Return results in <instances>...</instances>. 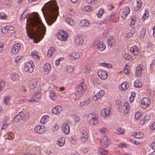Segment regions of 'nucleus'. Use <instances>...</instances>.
I'll return each instance as SVG.
<instances>
[{
	"label": "nucleus",
	"mask_w": 155,
	"mask_h": 155,
	"mask_svg": "<svg viewBox=\"0 0 155 155\" xmlns=\"http://www.w3.org/2000/svg\"><path fill=\"white\" fill-rule=\"evenodd\" d=\"M39 16L38 14L36 13L26 21L27 34L34 42H36V40L38 41H40L46 31V28Z\"/></svg>",
	"instance_id": "obj_1"
},
{
	"label": "nucleus",
	"mask_w": 155,
	"mask_h": 155,
	"mask_svg": "<svg viewBox=\"0 0 155 155\" xmlns=\"http://www.w3.org/2000/svg\"><path fill=\"white\" fill-rule=\"evenodd\" d=\"M58 7L54 2H49L46 8V17L43 13L46 22L48 25H51L56 20L58 15Z\"/></svg>",
	"instance_id": "obj_2"
},
{
	"label": "nucleus",
	"mask_w": 155,
	"mask_h": 155,
	"mask_svg": "<svg viewBox=\"0 0 155 155\" xmlns=\"http://www.w3.org/2000/svg\"><path fill=\"white\" fill-rule=\"evenodd\" d=\"M87 89V87L83 82H81L76 87V92L75 94L76 97L80 98L83 94L84 92Z\"/></svg>",
	"instance_id": "obj_3"
},
{
	"label": "nucleus",
	"mask_w": 155,
	"mask_h": 155,
	"mask_svg": "<svg viewBox=\"0 0 155 155\" xmlns=\"http://www.w3.org/2000/svg\"><path fill=\"white\" fill-rule=\"evenodd\" d=\"M87 119L91 124L95 125L98 123L97 118L93 114H89Z\"/></svg>",
	"instance_id": "obj_4"
},
{
	"label": "nucleus",
	"mask_w": 155,
	"mask_h": 155,
	"mask_svg": "<svg viewBox=\"0 0 155 155\" xmlns=\"http://www.w3.org/2000/svg\"><path fill=\"white\" fill-rule=\"evenodd\" d=\"M35 132L38 134H41L44 133L47 130L46 127L43 125H37L34 129Z\"/></svg>",
	"instance_id": "obj_5"
},
{
	"label": "nucleus",
	"mask_w": 155,
	"mask_h": 155,
	"mask_svg": "<svg viewBox=\"0 0 155 155\" xmlns=\"http://www.w3.org/2000/svg\"><path fill=\"white\" fill-rule=\"evenodd\" d=\"M150 103V101L148 98L144 97L141 101V107L143 108L146 109L149 107Z\"/></svg>",
	"instance_id": "obj_6"
},
{
	"label": "nucleus",
	"mask_w": 155,
	"mask_h": 155,
	"mask_svg": "<svg viewBox=\"0 0 155 155\" xmlns=\"http://www.w3.org/2000/svg\"><path fill=\"white\" fill-rule=\"evenodd\" d=\"M62 110V107L60 106H57L53 108L52 110V113L54 114L59 115Z\"/></svg>",
	"instance_id": "obj_7"
},
{
	"label": "nucleus",
	"mask_w": 155,
	"mask_h": 155,
	"mask_svg": "<svg viewBox=\"0 0 155 155\" xmlns=\"http://www.w3.org/2000/svg\"><path fill=\"white\" fill-rule=\"evenodd\" d=\"M25 64L24 69L25 71L29 73H32L33 70V66L29 62H26Z\"/></svg>",
	"instance_id": "obj_8"
},
{
	"label": "nucleus",
	"mask_w": 155,
	"mask_h": 155,
	"mask_svg": "<svg viewBox=\"0 0 155 155\" xmlns=\"http://www.w3.org/2000/svg\"><path fill=\"white\" fill-rule=\"evenodd\" d=\"M84 39L81 35L77 36L74 39V43L77 45L80 46L82 45Z\"/></svg>",
	"instance_id": "obj_9"
},
{
	"label": "nucleus",
	"mask_w": 155,
	"mask_h": 155,
	"mask_svg": "<svg viewBox=\"0 0 155 155\" xmlns=\"http://www.w3.org/2000/svg\"><path fill=\"white\" fill-rule=\"evenodd\" d=\"M95 47L99 51H102L105 49V46L104 44L103 41H100L95 45Z\"/></svg>",
	"instance_id": "obj_10"
},
{
	"label": "nucleus",
	"mask_w": 155,
	"mask_h": 155,
	"mask_svg": "<svg viewBox=\"0 0 155 155\" xmlns=\"http://www.w3.org/2000/svg\"><path fill=\"white\" fill-rule=\"evenodd\" d=\"M81 138L82 142L84 143L86 142L88 139L87 132L85 130H82L81 132Z\"/></svg>",
	"instance_id": "obj_11"
},
{
	"label": "nucleus",
	"mask_w": 155,
	"mask_h": 155,
	"mask_svg": "<svg viewBox=\"0 0 155 155\" xmlns=\"http://www.w3.org/2000/svg\"><path fill=\"white\" fill-rule=\"evenodd\" d=\"M109 142L108 137L104 136L101 139V143L103 147L105 148L109 144Z\"/></svg>",
	"instance_id": "obj_12"
},
{
	"label": "nucleus",
	"mask_w": 155,
	"mask_h": 155,
	"mask_svg": "<svg viewBox=\"0 0 155 155\" xmlns=\"http://www.w3.org/2000/svg\"><path fill=\"white\" fill-rule=\"evenodd\" d=\"M130 12V9L128 7H126L124 8L123 11L121 12L120 15L121 17L124 19H125L127 17V15Z\"/></svg>",
	"instance_id": "obj_13"
},
{
	"label": "nucleus",
	"mask_w": 155,
	"mask_h": 155,
	"mask_svg": "<svg viewBox=\"0 0 155 155\" xmlns=\"http://www.w3.org/2000/svg\"><path fill=\"white\" fill-rule=\"evenodd\" d=\"M41 93L39 92H37L34 93V95L31 97V99L29 100L30 102L32 101H37L41 97Z\"/></svg>",
	"instance_id": "obj_14"
},
{
	"label": "nucleus",
	"mask_w": 155,
	"mask_h": 155,
	"mask_svg": "<svg viewBox=\"0 0 155 155\" xmlns=\"http://www.w3.org/2000/svg\"><path fill=\"white\" fill-rule=\"evenodd\" d=\"M98 76L102 79H105L107 78V73L105 71L101 70L98 72L97 73Z\"/></svg>",
	"instance_id": "obj_15"
},
{
	"label": "nucleus",
	"mask_w": 155,
	"mask_h": 155,
	"mask_svg": "<svg viewBox=\"0 0 155 155\" xmlns=\"http://www.w3.org/2000/svg\"><path fill=\"white\" fill-rule=\"evenodd\" d=\"M20 47V45L19 44L16 43L15 44L12 49V53L14 54H16L18 52Z\"/></svg>",
	"instance_id": "obj_16"
},
{
	"label": "nucleus",
	"mask_w": 155,
	"mask_h": 155,
	"mask_svg": "<svg viewBox=\"0 0 155 155\" xmlns=\"http://www.w3.org/2000/svg\"><path fill=\"white\" fill-rule=\"evenodd\" d=\"M130 52L134 55H137L139 53V48L135 46L131 47L130 49Z\"/></svg>",
	"instance_id": "obj_17"
},
{
	"label": "nucleus",
	"mask_w": 155,
	"mask_h": 155,
	"mask_svg": "<svg viewBox=\"0 0 155 155\" xmlns=\"http://www.w3.org/2000/svg\"><path fill=\"white\" fill-rule=\"evenodd\" d=\"M80 57L78 53L74 52L71 53L69 57V59L71 60H74L75 59H78Z\"/></svg>",
	"instance_id": "obj_18"
},
{
	"label": "nucleus",
	"mask_w": 155,
	"mask_h": 155,
	"mask_svg": "<svg viewBox=\"0 0 155 155\" xmlns=\"http://www.w3.org/2000/svg\"><path fill=\"white\" fill-rule=\"evenodd\" d=\"M37 81L36 79L33 78L31 79L29 84V87L30 89H33L37 84Z\"/></svg>",
	"instance_id": "obj_19"
},
{
	"label": "nucleus",
	"mask_w": 155,
	"mask_h": 155,
	"mask_svg": "<svg viewBox=\"0 0 155 155\" xmlns=\"http://www.w3.org/2000/svg\"><path fill=\"white\" fill-rule=\"evenodd\" d=\"M24 115V112L23 111H21L14 117V120L16 122H18L21 120L23 117Z\"/></svg>",
	"instance_id": "obj_20"
},
{
	"label": "nucleus",
	"mask_w": 155,
	"mask_h": 155,
	"mask_svg": "<svg viewBox=\"0 0 155 155\" xmlns=\"http://www.w3.org/2000/svg\"><path fill=\"white\" fill-rule=\"evenodd\" d=\"M110 109L105 108L101 111V115L104 117L108 116L110 115Z\"/></svg>",
	"instance_id": "obj_21"
},
{
	"label": "nucleus",
	"mask_w": 155,
	"mask_h": 155,
	"mask_svg": "<svg viewBox=\"0 0 155 155\" xmlns=\"http://www.w3.org/2000/svg\"><path fill=\"white\" fill-rule=\"evenodd\" d=\"M65 34V33H64V32L63 34H59L58 33V39L61 41H66L67 40V38L68 36V34H66L65 35H64V34Z\"/></svg>",
	"instance_id": "obj_22"
},
{
	"label": "nucleus",
	"mask_w": 155,
	"mask_h": 155,
	"mask_svg": "<svg viewBox=\"0 0 155 155\" xmlns=\"http://www.w3.org/2000/svg\"><path fill=\"white\" fill-rule=\"evenodd\" d=\"M62 130L66 134H68L70 132L69 126L66 124H64L62 126Z\"/></svg>",
	"instance_id": "obj_23"
},
{
	"label": "nucleus",
	"mask_w": 155,
	"mask_h": 155,
	"mask_svg": "<svg viewBox=\"0 0 155 155\" xmlns=\"http://www.w3.org/2000/svg\"><path fill=\"white\" fill-rule=\"evenodd\" d=\"M51 68L50 64L48 63H46L44 66V73L46 74H48L50 72Z\"/></svg>",
	"instance_id": "obj_24"
},
{
	"label": "nucleus",
	"mask_w": 155,
	"mask_h": 155,
	"mask_svg": "<svg viewBox=\"0 0 155 155\" xmlns=\"http://www.w3.org/2000/svg\"><path fill=\"white\" fill-rule=\"evenodd\" d=\"M142 68L140 65L138 66L136 69L135 75L137 77H139L142 74Z\"/></svg>",
	"instance_id": "obj_25"
},
{
	"label": "nucleus",
	"mask_w": 155,
	"mask_h": 155,
	"mask_svg": "<svg viewBox=\"0 0 155 155\" xmlns=\"http://www.w3.org/2000/svg\"><path fill=\"white\" fill-rule=\"evenodd\" d=\"M91 103V100L89 98L87 99L85 101H84L80 103V106L81 107H83L85 106H88Z\"/></svg>",
	"instance_id": "obj_26"
},
{
	"label": "nucleus",
	"mask_w": 155,
	"mask_h": 155,
	"mask_svg": "<svg viewBox=\"0 0 155 155\" xmlns=\"http://www.w3.org/2000/svg\"><path fill=\"white\" fill-rule=\"evenodd\" d=\"M129 87V85L126 82H123L120 85L119 88L121 90L125 91Z\"/></svg>",
	"instance_id": "obj_27"
},
{
	"label": "nucleus",
	"mask_w": 155,
	"mask_h": 155,
	"mask_svg": "<svg viewBox=\"0 0 155 155\" xmlns=\"http://www.w3.org/2000/svg\"><path fill=\"white\" fill-rule=\"evenodd\" d=\"M55 51L56 49L54 48L53 47H51L48 51L47 53L48 56L49 57H51L52 54L55 52Z\"/></svg>",
	"instance_id": "obj_28"
},
{
	"label": "nucleus",
	"mask_w": 155,
	"mask_h": 155,
	"mask_svg": "<svg viewBox=\"0 0 155 155\" xmlns=\"http://www.w3.org/2000/svg\"><path fill=\"white\" fill-rule=\"evenodd\" d=\"M10 77L11 80L13 81H17L19 78L18 75L15 73H12L10 75Z\"/></svg>",
	"instance_id": "obj_29"
},
{
	"label": "nucleus",
	"mask_w": 155,
	"mask_h": 155,
	"mask_svg": "<svg viewBox=\"0 0 155 155\" xmlns=\"http://www.w3.org/2000/svg\"><path fill=\"white\" fill-rule=\"evenodd\" d=\"M99 155H110V154H108L107 151L103 149L100 148V149L99 150Z\"/></svg>",
	"instance_id": "obj_30"
},
{
	"label": "nucleus",
	"mask_w": 155,
	"mask_h": 155,
	"mask_svg": "<svg viewBox=\"0 0 155 155\" xmlns=\"http://www.w3.org/2000/svg\"><path fill=\"white\" fill-rule=\"evenodd\" d=\"M130 18L131 20L130 24V26L132 28H134L135 25L136 21V17L135 16H132Z\"/></svg>",
	"instance_id": "obj_31"
},
{
	"label": "nucleus",
	"mask_w": 155,
	"mask_h": 155,
	"mask_svg": "<svg viewBox=\"0 0 155 155\" xmlns=\"http://www.w3.org/2000/svg\"><path fill=\"white\" fill-rule=\"evenodd\" d=\"M58 144L60 146H63L65 143V138L64 137H62L58 139Z\"/></svg>",
	"instance_id": "obj_32"
},
{
	"label": "nucleus",
	"mask_w": 155,
	"mask_h": 155,
	"mask_svg": "<svg viewBox=\"0 0 155 155\" xmlns=\"http://www.w3.org/2000/svg\"><path fill=\"white\" fill-rule=\"evenodd\" d=\"M89 23L86 20H82L80 22V25L81 26H88Z\"/></svg>",
	"instance_id": "obj_33"
},
{
	"label": "nucleus",
	"mask_w": 155,
	"mask_h": 155,
	"mask_svg": "<svg viewBox=\"0 0 155 155\" xmlns=\"http://www.w3.org/2000/svg\"><path fill=\"white\" fill-rule=\"evenodd\" d=\"M136 134V137L137 139H140L142 138L144 135L143 134L142 132H138L136 133H134V135Z\"/></svg>",
	"instance_id": "obj_34"
},
{
	"label": "nucleus",
	"mask_w": 155,
	"mask_h": 155,
	"mask_svg": "<svg viewBox=\"0 0 155 155\" xmlns=\"http://www.w3.org/2000/svg\"><path fill=\"white\" fill-rule=\"evenodd\" d=\"M50 94V97L52 100L55 101L57 99V97L55 93L53 91L51 92Z\"/></svg>",
	"instance_id": "obj_35"
},
{
	"label": "nucleus",
	"mask_w": 155,
	"mask_h": 155,
	"mask_svg": "<svg viewBox=\"0 0 155 155\" xmlns=\"http://www.w3.org/2000/svg\"><path fill=\"white\" fill-rule=\"evenodd\" d=\"M134 85L136 87H140L142 86V83L139 81H137L134 82Z\"/></svg>",
	"instance_id": "obj_36"
},
{
	"label": "nucleus",
	"mask_w": 155,
	"mask_h": 155,
	"mask_svg": "<svg viewBox=\"0 0 155 155\" xmlns=\"http://www.w3.org/2000/svg\"><path fill=\"white\" fill-rule=\"evenodd\" d=\"M67 22L69 24L71 25L72 26L75 23L74 21L71 18H69L66 19Z\"/></svg>",
	"instance_id": "obj_37"
},
{
	"label": "nucleus",
	"mask_w": 155,
	"mask_h": 155,
	"mask_svg": "<svg viewBox=\"0 0 155 155\" xmlns=\"http://www.w3.org/2000/svg\"><path fill=\"white\" fill-rule=\"evenodd\" d=\"M84 70L86 73H88L90 70V66L88 64H86Z\"/></svg>",
	"instance_id": "obj_38"
},
{
	"label": "nucleus",
	"mask_w": 155,
	"mask_h": 155,
	"mask_svg": "<svg viewBox=\"0 0 155 155\" xmlns=\"http://www.w3.org/2000/svg\"><path fill=\"white\" fill-rule=\"evenodd\" d=\"M146 31L145 29L144 28H142L140 31V37L143 38L145 36V33H146Z\"/></svg>",
	"instance_id": "obj_39"
},
{
	"label": "nucleus",
	"mask_w": 155,
	"mask_h": 155,
	"mask_svg": "<svg viewBox=\"0 0 155 155\" xmlns=\"http://www.w3.org/2000/svg\"><path fill=\"white\" fill-rule=\"evenodd\" d=\"M104 11L103 9H100L99 10L97 14V15L98 17H99V18L101 17L102 16L103 14L104 13Z\"/></svg>",
	"instance_id": "obj_40"
},
{
	"label": "nucleus",
	"mask_w": 155,
	"mask_h": 155,
	"mask_svg": "<svg viewBox=\"0 0 155 155\" xmlns=\"http://www.w3.org/2000/svg\"><path fill=\"white\" fill-rule=\"evenodd\" d=\"M124 129L120 127L117 128L116 133L117 134H121L123 133Z\"/></svg>",
	"instance_id": "obj_41"
},
{
	"label": "nucleus",
	"mask_w": 155,
	"mask_h": 155,
	"mask_svg": "<svg viewBox=\"0 0 155 155\" xmlns=\"http://www.w3.org/2000/svg\"><path fill=\"white\" fill-rule=\"evenodd\" d=\"M74 68L70 66H68L67 68V71L69 73H71L74 70Z\"/></svg>",
	"instance_id": "obj_42"
},
{
	"label": "nucleus",
	"mask_w": 155,
	"mask_h": 155,
	"mask_svg": "<svg viewBox=\"0 0 155 155\" xmlns=\"http://www.w3.org/2000/svg\"><path fill=\"white\" fill-rule=\"evenodd\" d=\"M142 116V114L139 112H137L136 113L135 115V117L136 120H138Z\"/></svg>",
	"instance_id": "obj_43"
},
{
	"label": "nucleus",
	"mask_w": 155,
	"mask_h": 155,
	"mask_svg": "<svg viewBox=\"0 0 155 155\" xmlns=\"http://www.w3.org/2000/svg\"><path fill=\"white\" fill-rule=\"evenodd\" d=\"M115 44V40H112L111 41L108 42V45L110 47H112L114 46Z\"/></svg>",
	"instance_id": "obj_44"
},
{
	"label": "nucleus",
	"mask_w": 155,
	"mask_h": 155,
	"mask_svg": "<svg viewBox=\"0 0 155 155\" xmlns=\"http://www.w3.org/2000/svg\"><path fill=\"white\" fill-rule=\"evenodd\" d=\"M97 0H86V2L88 4L94 5L97 2Z\"/></svg>",
	"instance_id": "obj_45"
},
{
	"label": "nucleus",
	"mask_w": 155,
	"mask_h": 155,
	"mask_svg": "<svg viewBox=\"0 0 155 155\" xmlns=\"http://www.w3.org/2000/svg\"><path fill=\"white\" fill-rule=\"evenodd\" d=\"M5 83L2 81H0V92L2 89L4 88L5 87Z\"/></svg>",
	"instance_id": "obj_46"
},
{
	"label": "nucleus",
	"mask_w": 155,
	"mask_h": 155,
	"mask_svg": "<svg viewBox=\"0 0 155 155\" xmlns=\"http://www.w3.org/2000/svg\"><path fill=\"white\" fill-rule=\"evenodd\" d=\"M8 124L7 123L6 121H4L3 122V125L2 126V129H4L6 128L8 126Z\"/></svg>",
	"instance_id": "obj_47"
},
{
	"label": "nucleus",
	"mask_w": 155,
	"mask_h": 155,
	"mask_svg": "<svg viewBox=\"0 0 155 155\" xmlns=\"http://www.w3.org/2000/svg\"><path fill=\"white\" fill-rule=\"evenodd\" d=\"M104 94V91L101 90L100 91L99 93L97 94L98 96V97H99V98L101 97H103Z\"/></svg>",
	"instance_id": "obj_48"
},
{
	"label": "nucleus",
	"mask_w": 155,
	"mask_h": 155,
	"mask_svg": "<svg viewBox=\"0 0 155 155\" xmlns=\"http://www.w3.org/2000/svg\"><path fill=\"white\" fill-rule=\"evenodd\" d=\"M10 97H5L4 99L3 102L5 104H8V102L10 100Z\"/></svg>",
	"instance_id": "obj_49"
},
{
	"label": "nucleus",
	"mask_w": 155,
	"mask_h": 155,
	"mask_svg": "<svg viewBox=\"0 0 155 155\" xmlns=\"http://www.w3.org/2000/svg\"><path fill=\"white\" fill-rule=\"evenodd\" d=\"M1 31L3 33H6L8 32V27H2V28L1 29Z\"/></svg>",
	"instance_id": "obj_50"
},
{
	"label": "nucleus",
	"mask_w": 155,
	"mask_h": 155,
	"mask_svg": "<svg viewBox=\"0 0 155 155\" xmlns=\"http://www.w3.org/2000/svg\"><path fill=\"white\" fill-rule=\"evenodd\" d=\"M0 18L3 20H5L6 19V17L5 14L4 13H0Z\"/></svg>",
	"instance_id": "obj_51"
},
{
	"label": "nucleus",
	"mask_w": 155,
	"mask_h": 155,
	"mask_svg": "<svg viewBox=\"0 0 155 155\" xmlns=\"http://www.w3.org/2000/svg\"><path fill=\"white\" fill-rule=\"evenodd\" d=\"M31 56L34 58L36 59H39V57L38 55L35 54V52H32L31 53Z\"/></svg>",
	"instance_id": "obj_52"
},
{
	"label": "nucleus",
	"mask_w": 155,
	"mask_h": 155,
	"mask_svg": "<svg viewBox=\"0 0 155 155\" xmlns=\"http://www.w3.org/2000/svg\"><path fill=\"white\" fill-rule=\"evenodd\" d=\"M115 15L116 14L115 13L112 14L110 16V17L111 18V19H110V18H109L108 21H113L114 19L115 18Z\"/></svg>",
	"instance_id": "obj_53"
},
{
	"label": "nucleus",
	"mask_w": 155,
	"mask_h": 155,
	"mask_svg": "<svg viewBox=\"0 0 155 155\" xmlns=\"http://www.w3.org/2000/svg\"><path fill=\"white\" fill-rule=\"evenodd\" d=\"M119 147H126L127 146H128L129 145L125 143H120L118 145Z\"/></svg>",
	"instance_id": "obj_54"
},
{
	"label": "nucleus",
	"mask_w": 155,
	"mask_h": 155,
	"mask_svg": "<svg viewBox=\"0 0 155 155\" xmlns=\"http://www.w3.org/2000/svg\"><path fill=\"white\" fill-rule=\"evenodd\" d=\"M59 128L58 125L55 124L52 128V130L53 131H55L57 130Z\"/></svg>",
	"instance_id": "obj_55"
},
{
	"label": "nucleus",
	"mask_w": 155,
	"mask_h": 155,
	"mask_svg": "<svg viewBox=\"0 0 155 155\" xmlns=\"http://www.w3.org/2000/svg\"><path fill=\"white\" fill-rule=\"evenodd\" d=\"M74 120L75 123L79 121L80 120V118L79 116H77L75 114L74 115Z\"/></svg>",
	"instance_id": "obj_56"
},
{
	"label": "nucleus",
	"mask_w": 155,
	"mask_h": 155,
	"mask_svg": "<svg viewBox=\"0 0 155 155\" xmlns=\"http://www.w3.org/2000/svg\"><path fill=\"white\" fill-rule=\"evenodd\" d=\"M131 56L128 54H126L124 56V58L126 60H128L130 59L131 57Z\"/></svg>",
	"instance_id": "obj_57"
},
{
	"label": "nucleus",
	"mask_w": 155,
	"mask_h": 155,
	"mask_svg": "<svg viewBox=\"0 0 155 155\" xmlns=\"http://www.w3.org/2000/svg\"><path fill=\"white\" fill-rule=\"evenodd\" d=\"M145 13L143 15L142 18V19L143 21H144L145 20L148 18V15L147 14V13H146V10L145 11Z\"/></svg>",
	"instance_id": "obj_58"
},
{
	"label": "nucleus",
	"mask_w": 155,
	"mask_h": 155,
	"mask_svg": "<svg viewBox=\"0 0 155 155\" xmlns=\"http://www.w3.org/2000/svg\"><path fill=\"white\" fill-rule=\"evenodd\" d=\"M4 43L2 42H0V53L1 52L3 49Z\"/></svg>",
	"instance_id": "obj_59"
},
{
	"label": "nucleus",
	"mask_w": 155,
	"mask_h": 155,
	"mask_svg": "<svg viewBox=\"0 0 155 155\" xmlns=\"http://www.w3.org/2000/svg\"><path fill=\"white\" fill-rule=\"evenodd\" d=\"M150 115H148L145 116V117L144 118V119L145 120L146 122H147L150 119Z\"/></svg>",
	"instance_id": "obj_60"
},
{
	"label": "nucleus",
	"mask_w": 155,
	"mask_h": 155,
	"mask_svg": "<svg viewBox=\"0 0 155 155\" xmlns=\"http://www.w3.org/2000/svg\"><path fill=\"white\" fill-rule=\"evenodd\" d=\"M141 6L140 5L137 4V6L134 7V10L136 11H138Z\"/></svg>",
	"instance_id": "obj_61"
},
{
	"label": "nucleus",
	"mask_w": 155,
	"mask_h": 155,
	"mask_svg": "<svg viewBox=\"0 0 155 155\" xmlns=\"http://www.w3.org/2000/svg\"><path fill=\"white\" fill-rule=\"evenodd\" d=\"M124 105L125 108L127 109H127H130L129 104L128 102H125L124 103Z\"/></svg>",
	"instance_id": "obj_62"
},
{
	"label": "nucleus",
	"mask_w": 155,
	"mask_h": 155,
	"mask_svg": "<svg viewBox=\"0 0 155 155\" xmlns=\"http://www.w3.org/2000/svg\"><path fill=\"white\" fill-rule=\"evenodd\" d=\"M99 131L101 133H104L106 131V129L105 128L103 127L99 129Z\"/></svg>",
	"instance_id": "obj_63"
},
{
	"label": "nucleus",
	"mask_w": 155,
	"mask_h": 155,
	"mask_svg": "<svg viewBox=\"0 0 155 155\" xmlns=\"http://www.w3.org/2000/svg\"><path fill=\"white\" fill-rule=\"evenodd\" d=\"M150 129L152 130L155 129V122H154L150 126Z\"/></svg>",
	"instance_id": "obj_64"
}]
</instances>
